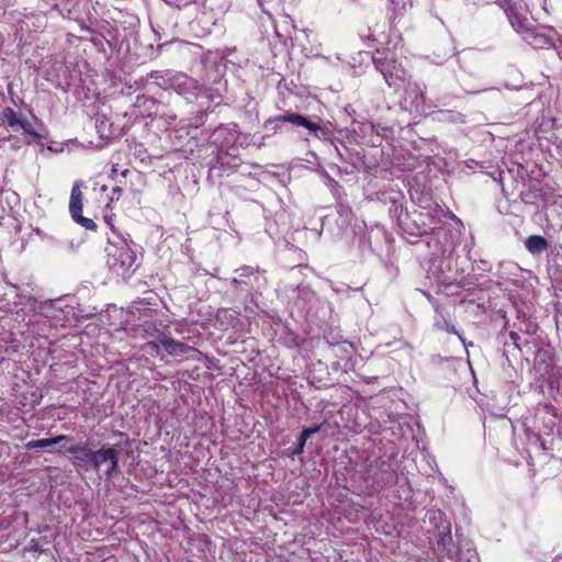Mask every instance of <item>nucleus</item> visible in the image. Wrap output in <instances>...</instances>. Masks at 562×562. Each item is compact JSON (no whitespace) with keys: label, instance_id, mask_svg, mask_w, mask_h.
<instances>
[{"label":"nucleus","instance_id":"nucleus-22","mask_svg":"<svg viewBox=\"0 0 562 562\" xmlns=\"http://www.w3.org/2000/svg\"><path fill=\"white\" fill-rule=\"evenodd\" d=\"M116 172H117L116 166H113L112 170H111V177L113 178L114 175H116Z\"/></svg>","mask_w":562,"mask_h":562},{"label":"nucleus","instance_id":"nucleus-16","mask_svg":"<svg viewBox=\"0 0 562 562\" xmlns=\"http://www.w3.org/2000/svg\"><path fill=\"white\" fill-rule=\"evenodd\" d=\"M451 541H452V538H451L450 527L446 526L445 530H443V535L438 540V544L442 546V547H447L451 543Z\"/></svg>","mask_w":562,"mask_h":562},{"label":"nucleus","instance_id":"nucleus-15","mask_svg":"<svg viewBox=\"0 0 562 562\" xmlns=\"http://www.w3.org/2000/svg\"><path fill=\"white\" fill-rule=\"evenodd\" d=\"M109 468L106 469L105 471V475L106 477H112L114 475V473L117 471L119 469V456L116 454L114 457V459H111L109 461Z\"/></svg>","mask_w":562,"mask_h":562},{"label":"nucleus","instance_id":"nucleus-7","mask_svg":"<svg viewBox=\"0 0 562 562\" xmlns=\"http://www.w3.org/2000/svg\"><path fill=\"white\" fill-rule=\"evenodd\" d=\"M160 345L170 356H182L192 349L190 346L183 342L167 337L160 339Z\"/></svg>","mask_w":562,"mask_h":562},{"label":"nucleus","instance_id":"nucleus-6","mask_svg":"<svg viewBox=\"0 0 562 562\" xmlns=\"http://www.w3.org/2000/svg\"><path fill=\"white\" fill-rule=\"evenodd\" d=\"M116 454L117 451L113 447L94 450L91 459V470L99 471L102 464L109 463Z\"/></svg>","mask_w":562,"mask_h":562},{"label":"nucleus","instance_id":"nucleus-9","mask_svg":"<svg viewBox=\"0 0 562 562\" xmlns=\"http://www.w3.org/2000/svg\"><path fill=\"white\" fill-rule=\"evenodd\" d=\"M435 327L439 330H445L449 334H454L459 337V339L463 342H464V339L463 337L461 336V334L457 330L456 326L452 325L442 314H439L437 317H436V321H435Z\"/></svg>","mask_w":562,"mask_h":562},{"label":"nucleus","instance_id":"nucleus-1","mask_svg":"<svg viewBox=\"0 0 562 562\" xmlns=\"http://www.w3.org/2000/svg\"><path fill=\"white\" fill-rule=\"evenodd\" d=\"M135 261L136 254L126 240L110 243L106 247V263L117 276H128Z\"/></svg>","mask_w":562,"mask_h":562},{"label":"nucleus","instance_id":"nucleus-10","mask_svg":"<svg viewBox=\"0 0 562 562\" xmlns=\"http://www.w3.org/2000/svg\"><path fill=\"white\" fill-rule=\"evenodd\" d=\"M512 26L519 33L527 31L526 20L521 18L514 9L506 10Z\"/></svg>","mask_w":562,"mask_h":562},{"label":"nucleus","instance_id":"nucleus-13","mask_svg":"<svg viewBox=\"0 0 562 562\" xmlns=\"http://www.w3.org/2000/svg\"><path fill=\"white\" fill-rule=\"evenodd\" d=\"M375 66L383 75L386 83L390 87H392L394 85V82L392 80V75L389 72V68L391 67V64L386 63V61L375 60Z\"/></svg>","mask_w":562,"mask_h":562},{"label":"nucleus","instance_id":"nucleus-19","mask_svg":"<svg viewBox=\"0 0 562 562\" xmlns=\"http://www.w3.org/2000/svg\"><path fill=\"white\" fill-rule=\"evenodd\" d=\"M159 346H160V341L159 342H157V341H149V342L146 344V348L155 351L156 353H158Z\"/></svg>","mask_w":562,"mask_h":562},{"label":"nucleus","instance_id":"nucleus-18","mask_svg":"<svg viewBox=\"0 0 562 562\" xmlns=\"http://www.w3.org/2000/svg\"><path fill=\"white\" fill-rule=\"evenodd\" d=\"M509 338L513 341V344L515 345V347L520 350V346H519V342H518L519 339H520L519 335L516 331H510L509 333Z\"/></svg>","mask_w":562,"mask_h":562},{"label":"nucleus","instance_id":"nucleus-5","mask_svg":"<svg viewBox=\"0 0 562 562\" xmlns=\"http://www.w3.org/2000/svg\"><path fill=\"white\" fill-rule=\"evenodd\" d=\"M74 438L66 435H58L53 438H45V439H37V440H31L25 443V448L27 450H34V449H41V448H47L52 447L58 443H67L72 442Z\"/></svg>","mask_w":562,"mask_h":562},{"label":"nucleus","instance_id":"nucleus-17","mask_svg":"<svg viewBox=\"0 0 562 562\" xmlns=\"http://www.w3.org/2000/svg\"><path fill=\"white\" fill-rule=\"evenodd\" d=\"M122 191H123V190H122V188H121V187H115V188H113V190H112V196L110 198V202L106 204V206H108V207L110 206L111 202H112L114 199H116V200H119V199H120V196H121V194H122Z\"/></svg>","mask_w":562,"mask_h":562},{"label":"nucleus","instance_id":"nucleus-25","mask_svg":"<svg viewBox=\"0 0 562 562\" xmlns=\"http://www.w3.org/2000/svg\"><path fill=\"white\" fill-rule=\"evenodd\" d=\"M272 130L277 132L279 130L278 125L272 126Z\"/></svg>","mask_w":562,"mask_h":562},{"label":"nucleus","instance_id":"nucleus-20","mask_svg":"<svg viewBox=\"0 0 562 562\" xmlns=\"http://www.w3.org/2000/svg\"><path fill=\"white\" fill-rule=\"evenodd\" d=\"M238 271H241L240 272V276L244 277V276H248V274H251L252 273V269L249 268V267H243L240 268Z\"/></svg>","mask_w":562,"mask_h":562},{"label":"nucleus","instance_id":"nucleus-3","mask_svg":"<svg viewBox=\"0 0 562 562\" xmlns=\"http://www.w3.org/2000/svg\"><path fill=\"white\" fill-rule=\"evenodd\" d=\"M68 443L63 445L58 451L71 454V463L78 472L91 471V459L94 450L90 449L88 443H75V440Z\"/></svg>","mask_w":562,"mask_h":562},{"label":"nucleus","instance_id":"nucleus-11","mask_svg":"<svg viewBox=\"0 0 562 562\" xmlns=\"http://www.w3.org/2000/svg\"><path fill=\"white\" fill-rule=\"evenodd\" d=\"M3 119L5 120L7 124L13 130L19 128L23 120V117H20L19 114L11 108L4 109Z\"/></svg>","mask_w":562,"mask_h":562},{"label":"nucleus","instance_id":"nucleus-23","mask_svg":"<svg viewBox=\"0 0 562 562\" xmlns=\"http://www.w3.org/2000/svg\"><path fill=\"white\" fill-rule=\"evenodd\" d=\"M104 220H105V222H106L109 225H111L112 216H110V215H104Z\"/></svg>","mask_w":562,"mask_h":562},{"label":"nucleus","instance_id":"nucleus-24","mask_svg":"<svg viewBox=\"0 0 562 562\" xmlns=\"http://www.w3.org/2000/svg\"><path fill=\"white\" fill-rule=\"evenodd\" d=\"M127 173H128V170H127V169H125L124 171H122V176H123V177H126V175H127Z\"/></svg>","mask_w":562,"mask_h":562},{"label":"nucleus","instance_id":"nucleus-14","mask_svg":"<svg viewBox=\"0 0 562 562\" xmlns=\"http://www.w3.org/2000/svg\"><path fill=\"white\" fill-rule=\"evenodd\" d=\"M19 128H21L24 134L30 135L34 140L42 139V135L33 128L31 122L27 121L26 119L22 120Z\"/></svg>","mask_w":562,"mask_h":562},{"label":"nucleus","instance_id":"nucleus-12","mask_svg":"<svg viewBox=\"0 0 562 562\" xmlns=\"http://www.w3.org/2000/svg\"><path fill=\"white\" fill-rule=\"evenodd\" d=\"M319 431V427L304 428L299 437L297 451L301 452L305 446L306 440L314 434Z\"/></svg>","mask_w":562,"mask_h":562},{"label":"nucleus","instance_id":"nucleus-21","mask_svg":"<svg viewBox=\"0 0 562 562\" xmlns=\"http://www.w3.org/2000/svg\"><path fill=\"white\" fill-rule=\"evenodd\" d=\"M10 136L8 134H0V147H3L4 144L9 140Z\"/></svg>","mask_w":562,"mask_h":562},{"label":"nucleus","instance_id":"nucleus-2","mask_svg":"<svg viewBox=\"0 0 562 562\" xmlns=\"http://www.w3.org/2000/svg\"><path fill=\"white\" fill-rule=\"evenodd\" d=\"M277 122H288L296 126H303L310 131L311 134L318 138H327L330 134L329 130L322 125L318 122H313L308 120L306 116L301 115L299 113H284L282 115H278L274 117H270L266 121V127L272 125Z\"/></svg>","mask_w":562,"mask_h":562},{"label":"nucleus","instance_id":"nucleus-4","mask_svg":"<svg viewBox=\"0 0 562 562\" xmlns=\"http://www.w3.org/2000/svg\"><path fill=\"white\" fill-rule=\"evenodd\" d=\"M69 212L74 221L80 224L82 227L95 231L97 224L88 217L82 216V192L79 188L78 183H75L71 189L70 201H69Z\"/></svg>","mask_w":562,"mask_h":562},{"label":"nucleus","instance_id":"nucleus-8","mask_svg":"<svg viewBox=\"0 0 562 562\" xmlns=\"http://www.w3.org/2000/svg\"><path fill=\"white\" fill-rule=\"evenodd\" d=\"M525 246L530 254L539 255L548 249L549 244L544 237L531 235L526 239Z\"/></svg>","mask_w":562,"mask_h":562}]
</instances>
